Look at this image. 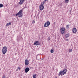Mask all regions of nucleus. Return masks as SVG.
<instances>
[{"mask_svg": "<svg viewBox=\"0 0 78 78\" xmlns=\"http://www.w3.org/2000/svg\"><path fill=\"white\" fill-rule=\"evenodd\" d=\"M54 25H55V22H54L53 23Z\"/></svg>", "mask_w": 78, "mask_h": 78, "instance_id": "26", "label": "nucleus"}, {"mask_svg": "<svg viewBox=\"0 0 78 78\" xmlns=\"http://www.w3.org/2000/svg\"><path fill=\"white\" fill-rule=\"evenodd\" d=\"M48 41H50V38L49 37H48Z\"/></svg>", "mask_w": 78, "mask_h": 78, "instance_id": "23", "label": "nucleus"}, {"mask_svg": "<svg viewBox=\"0 0 78 78\" xmlns=\"http://www.w3.org/2000/svg\"><path fill=\"white\" fill-rule=\"evenodd\" d=\"M36 74H34L33 75V78H36Z\"/></svg>", "mask_w": 78, "mask_h": 78, "instance_id": "16", "label": "nucleus"}, {"mask_svg": "<svg viewBox=\"0 0 78 78\" xmlns=\"http://www.w3.org/2000/svg\"><path fill=\"white\" fill-rule=\"evenodd\" d=\"M48 0H45L44 1H43L41 3V4H42L43 5H44V4H45V3H46V2H48Z\"/></svg>", "mask_w": 78, "mask_h": 78, "instance_id": "11", "label": "nucleus"}, {"mask_svg": "<svg viewBox=\"0 0 78 78\" xmlns=\"http://www.w3.org/2000/svg\"><path fill=\"white\" fill-rule=\"evenodd\" d=\"M50 23L49 21H48L44 23V27H47L50 25Z\"/></svg>", "mask_w": 78, "mask_h": 78, "instance_id": "4", "label": "nucleus"}, {"mask_svg": "<svg viewBox=\"0 0 78 78\" xmlns=\"http://www.w3.org/2000/svg\"><path fill=\"white\" fill-rule=\"evenodd\" d=\"M39 8L40 9L41 11H42L43 9H44V5L42 4H41V5L39 6Z\"/></svg>", "mask_w": 78, "mask_h": 78, "instance_id": "6", "label": "nucleus"}, {"mask_svg": "<svg viewBox=\"0 0 78 78\" xmlns=\"http://www.w3.org/2000/svg\"><path fill=\"white\" fill-rule=\"evenodd\" d=\"M11 23L10 22L7 23L6 24V25L7 27H8V26H9V25H11Z\"/></svg>", "mask_w": 78, "mask_h": 78, "instance_id": "13", "label": "nucleus"}, {"mask_svg": "<svg viewBox=\"0 0 78 78\" xmlns=\"http://www.w3.org/2000/svg\"><path fill=\"white\" fill-rule=\"evenodd\" d=\"M22 12H23V11L21 10L19 11V12L16 14V16H19V17H22V16H23V14H22Z\"/></svg>", "mask_w": 78, "mask_h": 78, "instance_id": "2", "label": "nucleus"}, {"mask_svg": "<svg viewBox=\"0 0 78 78\" xmlns=\"http://www.w3.org/2000/svg\"><path fill=\"white\" fill-rule=\"evenodd\" d=\"M34 45H39L40 43L39 42H38V41H35L34 43Z\"/></svg>", "mask_w": 78, "mask_h": 78, "instance_id": "7", "label": "nucleus"}, {"mask_svg": "<svg viewBox=\"0 0 78 78\" xmlns=\"http://www.w3.org/2000/svg\"><path fill=\"white\" fill-rule=\"evenodd\" d=\"M77 31V30H76V29L75 28H73V32L74 33H76Z\"/></svg>", "mask_w": 78, "mask_h": 78, "instance_id": "9", "label": "nucleus"}, {"mask_svg": "<svg viewBox=\"0 0 78 78\" xmlns=\"http://www.w3.org/2000/svg\"><path fill=\"white\" fill-rule=\"evenodd\" d=\"M3 6V5L2 4H0V8H2Z\"/></svg>", "mask_w": 78, "mask_h": 78, "instance_id": "17", "label": "nucleus"}, {"mask_svg": "<svg viewBox=\"0 0 78 78\" xmlns=\"http://www.w3.org/2000/svg\"><path fill=\"white\" fill-rule=\"evenodd\" d=\"M24 2V1H22V0H20V2H19L20 4V5H22Z\"/></svg>", "mask_w": 78, "mask_h": 78, "instance_id": "12", "label": "nucleus"}, {"mask_svg": "<svg viewBox=\"0 0 78 78\" xmlns=\"http://www.w3.org/2000/svg\"><path fill=\"white\" fill-rule=\"evenodd\" d=\"M29 70H30V68L28 67H27L25 69V73H27Z\"/></svg>", "mask_w": 78, "mask_h": 78, "instance_id": "10", "label": "nucleus"}, {"mask_svg": "<svg viewBox=\"0 0 78 78\" xmlns=\"http://www.w3.org/2000/svg\"><path fill=\"white\" fill-rule=\"evenodd\" d=\"M20 39V38L19 37V38H17V40L18 41H19Z\"/></svg>", "mask_w": 78, "mask_h": 78, "instance_id": "21", "label": "nucleus"}, {"mask_svg": "<svg viewBox=\"0 0 78 78\" xmlns=\"http://www.w3.org/2000/svg\"><path fill=\"white\" fill-rule=\"evenodd\" d=\"M69 51L70 53V52H72V49H69Z\"/></svg>", "mask_w": 78, "mask_h": 78, "instance_id": "18", "label": "nucleus"}, {"mask_svg": "<svg viewBox=\"0 0 78 78\" xmlns=\"http://www.w3.org/2000/svg\"><path fill=\"white\" fill-rule=\"evenodd\" d=\"M2 78H6V77H5V76H3Z\"/></svg>", "mask_w": 78, "mask_h": 78, "instance_id": "25", "label": "nucleus"}, {"mask_svg": "<svg viewBox=\"0 0 78 78\" xmlns=\"http://www.w3.org/2000/svg\"><path fill=\"white\" fill-rule=\"evenodd\" d=\"M69 34H66L65 35V37H66V38H67V37H68L69 36Z\"/></svg>", "mask_w": 78, "mask_h": 78, "instance_id": "14", "label": "nucleus"}, {"mask_svg": "<svg viewBox=\"0 0 78 78\" xmlns=\"http://www.w3.org/2000/svg\"><path fill=\"white\" fill-rule=\"evenodd\" d=\"M7 50H8L7 47L6 46H4L2 49L3 54H5V53H6Z\"/></svg>", "mask_w": 78, "mask_h": 78, "instance_id": "3", "label": "nucleus"}, {"mask_svg": "<svg viewBox=\"0 0 78 78\" xmlns=\"http://www.w3.org/2000/svg\"><path fill=\"white\" fill-rule=\"evenodd\" d=\"M65 31V28L64 27H62L60 29V31L62 34H64Z\"/></svg>", "mask_w": 78, "mask_h": 78, "instance_id": "5", "label": "nucleus"}, {"mask_svg": "<svg viewBox=\"0 0 78 78\" xmlns=\"http://www.w3.org/2000/svg\"><path fill=\"white\" fill-rule=\"evenodd\" d=\"M25 65L28 66L29 64V61L27 59H26L25 61Z\"/></svg>", "mask_w": 78, "mask_h": 78, "instance_id": "8", "label": "nucleus"}, {"mask_svg": "<svg viewBox=\"0 0 78 78\" xmlns=\"http://www.w3.org/2000/svg\"><path fill=\"white\" fill-rule=\"evenodd\" d=\"M35 23V21L34 20H33L32 21V23Z\"/></svg>", "mask_w": 78, "mask_h": 78, "instance_id": "22", "label": "nucleus"}, {"mask_svg": "<svg viewBox=\"0 0 78 78\" xmlns=\"http://www.w3.org/2000/svg\"><path fill=\"white\" fill-rule=\"evenodd\" d=\"M55 78H57V77H55Z\"/></svg>", "mask_w": 78, "mask_h": 78, "instance_id": "27", "label": "nucleus"}, {"mask_svg": "<svg viewBox=\"0 0 78 78\" xmlns=\"http://www.w3.org/2000/svg\"><path fill=\"white\" fill-rule=\"evenodd\" d=\"M67 69H65L63 70L62 71H61L58 73L59 76H60L61 75V76H62V75H65V74H66V73H67Z\"/></svg>", "mask_w": 78, "mask_h": 78, "instance_id": "1", "label": "nucleus"}, {"mask_svg": "<svg viewBox=\"0 0 78 78\" xmlns=\"http://www.w3.org/2000/svg\"><path fill=\"white\" fill-rule=\"evenodd\" d=\"M69 27H70V25H67L66 26V27H67L68 28H69Z\"/></svg>", "mask_w": 78, "mask_h": 78, "instance_id": "19", "label": "nucleus"}, {"mask_svg": "<svg viewBox=\"0 0 78 78\" xmlns=\"http://www.w3.org/2000/svg\"><path fill=\"white\" fill-rule=\"evenodd\" d=\"M53 52H54L53 50L52 49H51V53H53Z\"/></svg>", "mask_w": 78, "mask_h": 78, "instance_id": "20", "label": "nucleus"}, {"mask_svg": "<svg viewBox=\"0 0 78 78\" xmlns=\"http://www.w3.org/2000/svg\"><path fill=\"white\" fill-rule=\"evenodd\" d=\"M20 69H21L20 68V67H18V69H19V70H20Z\"/></svg>", "mask_w": 78, "mask_h": 78, "instance_id": "24", "label": "nucleus"}, {"mask_svg": "<svg viewBox=\"0 0 78 78\" xmlns=\"http://www.w3.org/2000/svg\"><path fill=\"white\" fill-rule=\"evenodd\" d=\"M69 1V0H65V2L66 3H68Z\"/></svg>", "mask_w": 78, "mask_h": 78, "instance_id": "15", "label": "nucleus"}]
</instances>
